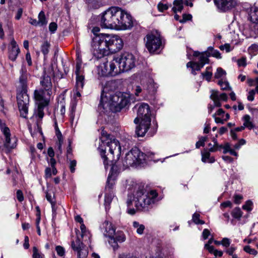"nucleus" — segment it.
Instances as JSON below:
<instances>
[{"mask_svg": "<svg viewBox=\"0 0 258 258\" xmlns=\"http://www.w3.org/2000/svg\"><path fill=\"white\" fill-rule=\"evenodd\" d=\"M236 249V247L232 245L227 249V254H228L229 256H232L234 254L233 253Z\"/></svg>", "mask_w": 258, "mask_h": 258, "instance_id": "64", "label": "nucleus"}, {"mask_svg": "<svg viewBox=\"0 0 258 258\" xmlns=\"http://www.w3.org/2000/svg\"><path fill=\"white\" fill-rule=\"evenodd\" d=\"M214 2L219 12L226 11V0H214Z\"/></svg>", "mask_w": 258, "mask_h": 258, "instance_id": "24", "label": "nucleus"}, {"mask_svg": "<svg viewBox=\"0 0 258 258\" xmlns=\"http://www.w3.org/2000/svg\"><path fill=\"white\" fill-rule=\"evenodd\" d=\"M157 87L156 83L154 82H144L141 86H136L135 87V93L137 96L141 92L145 95H153L155 93Z\"/></svg>", "mask_w": 258, "mask_h": 258, "instance_id": "13", "label": "nucleus"}, {"mask_svg": "<svg viewBox=\"0 0 258 258\" xmlns=\"http://www.w3.org/2000/svg\"><path fill=\"white\" fill-rule=\"evenodd\" d=\"M38 104V116L40 118L42 119L44 116V112L43 110L45 107L47 105H44L43 104Z\"/></svg>", "mask_w": 258, "mask_h": 258, "instance_id": "42", "label": "nucleus"}, {"mask_svg": "<svg viewBox=\"0 0 258 258\" xmlns=\"http://www.w3.org/2000/svg\"><path fill=\"white\" fill-rule=\"evenodd\" d=\"M246 142L244 139H241L240 140L238 143L235 144L234 145V148L235 150H238L240 149V147L242 145H243L245 144Z\"/></svg>", "mask_w": 258, "mask_h": 258, "instance_id": "58", "label": "nucleus"}, {"mask_svg": "<svg viewBox=\"0 0 258 258\" xmlns=\"http://www.w3.org/2000/svg\"><path fill=\"white\" fill-rule=\"evenodd\" d=\"M200 215L199 214L195 213L192 215V221L196 224H204L205 222L200 219Z\"/></svg>", "mask_w": 258, "mask_h": 258, "instance_id": "40", "label": "nucleus"}, {"mask_svg": "<svg viewBox=\"0 0 258 258\" xmlns=\"http://www.w3.org/2000/svg\"><path fill=\"white\" fill-rule=\"evenodd\" d=\"M101 229L103 230L104 236L108 237H112L115 235V230L112 225V224L108 221H105L102 224Z\"/></svg>", "mask_w": 258, "mask_h": 258, "instance_id": "20", "label": "nucleus"}, {"mask_svg": "<svg viewBox=\"0 0 258 258\" xmlns=\"http://www.w3.org/2000/svg\"><path fill=\"white\" fill-rule=\"evenodd\" d=\"M119 12L121 16L118 19L117 30H126L131 29L133 26V21L131 16L120 8Z\"/></svg>", "mask_w": 258, "mask_h": 258, "instance_id": "14", "label": "nucleus"}, {"mask_svg": "<svg viewBox=\"0 0 258 258\" xmlns=\"http://www.w3.org/2000/svg\"><path fill=\"white\" fill-rule=\"evenodd\" d=\"M210 98L214 102V105L212 104L208 105V109L210 112H212L214 106L220 107L221 105V102L226 100V94L220 93L218 91L212 90L211 91Z\"/></svg>", "mask_w": 258, "mask_h": 258, "instance_id": "15", "label": "nucleus"}, {"mask_svg": "<svg viewBox=\"0 0 258 258\" xmlns=\"http://www.w3.org/2000/svg\"><path fill=\"white\" fill-rule=\"evenodd\" d=\"M132 79L135 81H138L147 80L149 78H148V75L146 73L140 72L134 74L132 76Z\"/></svg>", "mask_w": 258, "mask_h": 258, "instance_id": "28", "label": "nucleus"}, {"mask_svg": "<svg viewBox=\"0 0 258 258\" xmlns=\"http://www.w3.org/2000/svg\"><path fill=\"white\" fill-rule=\"evenodd\" d=\"M0 128L3 134L8 133L10 130L8 127L6 126V124L0 119Z\"/></svg>", "mask_w": 258, "mask_h": 258, "instance_id": "53", "label": "nucleus"}, {"mask_svg": "<svg viewBox=\"0 0 258 258\" xmlns=\"http://www.w3.org/2000/svg\"><path fill=\"white\" fill-rule=\"evenodd\" d=\"M5 138L4 146L6 152H9L15 148L17 145L18 139L15 136L11 137L10 131L3 134Z\"/></svg>", "mask_w": 258, "mask_h": 258, "instance_id": "16", "label": "nucleus"}, {"mask_svg": "<svg viewBox=\"0 0 258 258\" xmlns=\"http://www.w3.org/2000/svg\"><path fill=\"white\" fill-rule=\"evenodd\" d=\"M202 160L203 162H209L210 163H213L215 159L213 157H210V154L209 152L205 151L202 152Z\"/></svg>", "mask_w": 258, "mask_h": 258, "instance_id": "27", "label": "nucleus"}, {"mask_svg": "<svg viewBox=\"0 0 258 258\" xmlns=\"http://www.w3.org/2000/svg\"><path fill=\"white\" fill-rule=\"evenodd\" d=\"M113 197V194L112 192H106L104 198V205L106 209H107V206H109L111 203Z\"/></svg>", "mask_w": 258, "mask_h": 258, "instance_id": "31", "label": "nucleus"}, {"mask_svg": "<svg viewBox=\"0 0 258 258\" xmlns=\"http://www.w3.org/2000/svg\"><path fill=\"white\" fill-rule=\"evenodd\" d=\"M42 89L35 90L34 96L37 104H42L44 105L49 104L51 94L52 84L51 82H40Z\"/></svg>", "mask_w": 258, "mask_h": 258, "instance_id": "12", "label": "nucleus"}, {"mask_svg": "<svg viewBox=\"0 0 258 258\" xmlns=\"http://www.w3.org/2000/svg\"><path fill=\"white\" fill-rule=\"evenodd\" d=\"M119 8L112 7L104 12L100 18V25L102 28L117 29L118 19L121 17V13Z\"/></svg>", "mask_w": 258, "mask_h": 258, "instance_id": "7", "label": "nucleus"}, {"mask_svg": "<svg viewBox=\"0 0 258 258\" xmlns=\"http://www.w3.org/2000/svg\"><path fill=\"white\" fill-rule=\"evenodd\" d=\"M77 62L75 68V74L76 75V81H84L85 78L83 70L82 69V58L79 53L77 54Z\"/></svg>", "mask_w": 258, "mask_h": 258, "instance_id": "18", "label": "nucleus"}, {"mask_svg": "<svg viewBox=\"0 0 258 258\" xmlns=\"http://www.w3.org/2000/svg\"><path fill=\"white\" fill-rule=\"evenodd\" d=\"M173 5L172 10L174 13L181 12L183 7V0H175L173 2Z\"/></svg>", "mask_w": 258, "mask_h": 258, "instance_id": "25", "label": "nucleus"}, {"mask_svg": "<svg viewBox=\"0 0 258 258\" xmlns=\"http://www.w3.org/2000/svg\"><path fill=\"white\" fill-rule=\"evenodd\" d=\"M115 82H102L101 84L102 91L98 109L105 112L107 107L110 106L114 108L116 112L126 107L130 102L131 95L127 93L117 92L111 94L115 89Z\"/></svg>", "mask_w": 258, "mask_h": 258, "instance_id": "1", "label": "nucleus"}, {"mask_svg": "<svg viewBox=\"0 0 258 258\" xmlns=\"http://www.w3.org/2000/svg\"><path fill=\"white\" fill-rule=\"evenodd\" d=\"M213 141L214 142V145L212 147H211L209 149V151L215 152V151H216L218 150L220 151L221 149H223V153L225 154L226 153V145H221L219 146L218 145L215 139H214Z\"/></svg>", "mask_w": 258, "mask_h": 258, "instance_id": "26", "label": "nucleus"}, {"mask_svg": "<svg viewBox=\"0 0 258 258\" xmlns=\"http://www.w3.org/2000/svg\"><path fill=\"white\" fill-rule=\"evenodd\" d=\"M0 128L3 134L8 133L10 130L8 127L6 126V124L0 119Z\"/></svg>", "mask_w": 258, "mask_h": 258, "instance_id": "54", "label": "nucleus"}, {"mask_svg": "<svg viewBox=\"0 0 258 258\" xmlns=\"http://www.w3.org/2000/svg\"><path fill=\"white\" fill-rule=\"evenodd\" d=\"M151 153L145 154L137 148H134L125 154L122 161L123 169L130 166H136L143 163L145 161L150 160Z\"/></svg>", "mask_w": 258, "mask_h": 258, "instance_id": "8", "label": "nucleus"}, {"mask_svg": "<svg viewBox=\"0 0 258 258\" xmlns=\"http://www.w3.org/2000/svg\"><path fill=\"white\" fill-rule=\"evenodd\" d=\"M77 162L75 160H71L70 164V169L72 173H74L75 171V167Z\"/></svg>", "mask_w": 258, "mask_h": 258, "instance_id": "61", "label": "nucleus"}, {"mask_svg": "<svg viewBox=\"0 0 258 258\" xmlns=\"http://www.w3.org/2000/svg\"><path fill=\"white\" fill-rule=\"evenodd\" d=\"M224 74V71L223 69L221 68H218L217 69L216 72L215 73V78L216 79H219L221 78V77L223 76Z\"/></svg>", "mask_w": 258, "mask_h": 258, "instance_id": "55", "label": "nucleus"}, {"mask_svg": "<svg viewBox=\"0 0 258 258\" xmlns=\"http://www.w3.org/2000/svg\"><path fill=\"white\" fill-rule=\"evenodd\" d=\"M39 25L43 26L47 24L45 14L44 12L41 11L38 15V21Z\"/></svg>", "mask_w": 258, "mask_h": 258, "instance_id": "34", "label": "nucleus"}, {"mask_svg": "<svg viewBox=\"0 0 258 258\" xmlns=\"http://www.w3.org/2000/svg\"><path fill=\"white\" fill-rule=\"evenodd\" d=\"M133 227L137 229V233L140 235L143 234L145 230V226L143 224H140L139 222L134 221L133 224Z\"/></svg>", "mask_w": 258, "mask_h": 258, "instance_id": "32", "label": "nucleus"}, {"mask_svg": "<svg viewBox=\"0 0 258 258\" xmlns=\"http://www.w3.org/2000/svg\"><path fill=\"white\" fill-rule=\"evenodd\" d=\"M57 254L60 256H63L65 253L64 248L59 245L56 246L55 247Z\"/></svg>", "mask_w": 258, "mask_h": 258, "instance_id": "52", "label": "nucleus"}, {"mask_svg": "<svg viewBox=\"0 0 258 258\" xmlns=\"http://www.w3.org/2000/svg\"><path fill=\"white\" fill-rule=\"evenodd\" d=\"M252 203L250 201H247L242 206V209L247 211H250L252 210Z\"/></svg>", "mask_w": 258, "mask_h": 258, "instance_id": "50", "label": "nucleus"}, {"mask_svg": "<svg viewBox=\"0 0 258 258\" xmlns=\"http://www.w3.org/2000/svg\"><path fill=\"white\" fill-rule=\"evenodd\" d=\"M243 250L250 254L255 255L257 254V251L255 249L251 248L249 245L244 246Z\"/></svg>", "mask_w": 258, "mask_h": 258, "instance_id": "47", "label": "nucleus"}, {"mask_svg": "<svg viewBox=\"0 0 258 258\" xmlns=\"http://www.w3.org/2000/svg\"><path fill=\"white\" fill-rule=\"evenodd\" d=\"M106 64L103 63L102 64L100 65L98 68V74L99 75L104 76H106L108 73L107 72L106 69Z\"/></svg>", "mask_w": 258, "mask_h": 258, "instance_id": "38", "label": "nucleus"}, {"mask_svg": "<svg viewBox=\"0 0 258 258\" xmlns=\"http://www.w3.org/2000/svg\"><path fill=\"white\" fill-rule=\"evenodd\" d=\"M55 134L57 138V139H62V135L60 131H59L58 127L57 126V124L56 122H55Z\"/></svg>", "mask_w": 258, "mask_h": 258, "instance_id": "59", "label": "nucleus"}, {"mask_svg": "<svg viewBox=\"0 0 258 258\" xmlns=\"http://www.w3.org/2000/svg\"><path fill=\"white\" fill-rule=\"evenodd\" d=\"M114 184V181L111 179V177H108L107 181V184L105 187V192H112L111 189H112Z\"/></svg>", "mask_w": 258, "mask_h": 258, "instance_id": "36", "label": "nucleus"}, {"mask_svg": "<svg viewBox=\"0 0 258 258\" xmlns=\"http://www.w3.org/2000/svg\"><path fill=\"white\" fill-rule=\"evenodd\" d=\"M85 245L81 241V240L78 237L75 241L72 240L71 242L72 248L74 250H79V249L83 248Z\"/></svg>", "mask_w": 258, "mask_h": 258, "instance_id": "23", "label": "nucleus"}, {"mask_svg": "<svg viewBox=\"0 0 258 258\" xmlns=\"http://www.w3.org/2000/svg\"><path fill=\"white\" fill-rule=\"evenodd\" d=\"M237 63L239 67L244 68L247 65V59L246 56H242L237 60Z\"/></svg>", "mask_w": 258, "mask_h": 258, "instance_id": "39", "label": "nucleus"}, {"mask_svg": "<svg viewBox=\"0 0 258 258\" xmlns=\"http://www.w3.org/2000/svg\"><path fill=\"white\" fill-rule=\"evenodd\" d=\"M109 243L111 245V246L113 247L114 250H115L117 249L118 246L117 242L118 241L116 240V239L114 238V236H113L112 237H109Z\"/></svg>", "mask_w": 258, "mask_h": 258, "instance_id": "48", "label": "nucleus"}, {"mask_svg": "<svg viewBox=\"0 0 258 258\" xmlns=\"http://www.w3.org/2000/svg\"><path fill=\"white\" fill-rule=\"evenodd\" d=\"M248 52L251 56H255L258 53V45L256 44H252L248 48Z\"/></svg>", "mask_w": 258, "mask_h": 258, "instance_id": "33", "label": "nucleus"}, {"mask_svg": "<svg viewBox=\"0 0 258 258\" xmlns=\"http://www.w3.org/2000/svg\"><path fill=\"white\" fill-rule=\"evenodd\" d=\"M227 153H229L230 155H233L235 156H237V153L234 150L232 149L230 146V145L227 143Z\"/></svg>", "mask_w": 258, "mask_h": 258, "instance_id": "57", "label": "nucleus"}, {"mask_svg": "<svg viewBox=\"0 0 258 258\" xmlns=\"http://www.w3.org/2000/svg\"><path fill=\"white\" fill-rule=\"evenodd\" d=\"M238 5L237 0H227V10L233 9Z\"/></svg>", "mask_w": 258, "mask_h": 258, "instance_id": "37", "label": "nucleus"}, {"mask_svg": "<svg viewBox=\"0 0 258 258\" xmlns=\"http://www.w3.org/2000/svg\"><path fill=\"white\" fill-rule=\"evenodd\" d=\"M123 46L122 39L117 35H111L101 33L93 38L92 47L93 55L101 58L109 53H115Z\"/></svg>", "mask_w": 258, "mask_h": 258, "instance_id": "2", "label": "nucleus"}, {"mask_svg": "<svg viewBox=\"0 0 258 258\" xmlns=\"http://www.w3.org/2000/svg\"><path fill=\"white\" fill-rule=\"evenodd\" d=\"M43 256L44 255L38 251L36 247L34 246L33 247V258H43Z\"/></svg>", "mask_w": 258, "mask_h": 258, "instance_id": "46", "label": "nucleus"}, {"mask_svg": "<svg viewBox=\"0 0 258 258\" xmlns=\"http://www.w3.org/2000/svg\"><path fill=\"white\" fill-rule=\"evenodd\" d=\"M207 137H201L199 141L196 143V146L197 148H199L201 146H204L205 142L207 141Z\"/></svg>", "mask_w": 258, "mask_h": 258, "instance_id": "44", "label": "nucleus"}, {"mask_svg": "<svg viewBox=\"0 0 258 258\" xmlns=\"http://www.w3.org/2000/svg\"><path fill=\"white\" fill-rule=\"evenodd\" d=\"M20 52V50L18 45L13 37L8 45V57L11 60L14 61Z\"/></svg>", "mask_w": 258, "mask_h": 258, "instance_id": "17", "label": "nucleus"}, {"mask_svg": "<svg viewBox=\"0 0 258 258\" xmlns=\"http://www.w3.org/2000/svg\"><path fill=\"white\" fill-rule=\"evenodd\" d=\"M250 21L253 23V28L255 34H258V8L252 7L249 14Z\"/></svg>", "mask_w": 258, "mask_h": 258, "instance_id": "19", "label": "nucleus"}, {"mask_svg": "<svg viewBox=\"0 0 258 258\" xmlns=\"http://www.w3.org/2000/svg\"><path fill=\"white\" fill-rule=\"evenodd\" d=\"M114 238L116 241L120 243L124 241L125 240V235L123 233H117L114 237Z\"/></svg>", "mask_w": 258, "mask_h": 258, "instance_id": "51", "label": "nucleus"}, {"mask_svg": "<svg viewBox=\"0 0 258 258\" xmlns=\"http://www.w3.org/2000/svg\"><path fill=\"white\" fill-rule=\"evenodd\" d=\"M17 100L21 116L27 117L29 98L27 94V85L25 82H19L17 85Z\"/></svg>", "mask_w": 258, "mask_h": 258, "instance_id": "9", "label": "nucleus"}, {"mask_svg": "<svg viewBox=\"0 0 258 258\" xmlns=\"http://www.w3.org/2000/svg\"><path fill=\"white\" fill-rule=\"evenodd\" d=\"M192 18V16L190 14H183L182 16V19L179 20L180 23H184L187 20H190Z\"/></svg>", "mask_w": 258, "mask_h": 258, "instance_id": "60", "label": "nucleus"}, {"mask_svg": "<svg viewBox=\"0 0 258 258\" xmlns=\"http://www.w3.org/2000/svg\"><path fill=\"white\" fill-rule=\"evenodd\" d=\"M169 7L167 4H164L160 2L157 5V8L159 11L163 12L168 9Z\"/></svg>", "mask_w": 258, "mask_h": 258, "instance_id": "49", "label": "nucleus"}, {"mask_svg": "<svg viewBox=\"0 0 258 258\" xmlns=\"http://www.w3.org/2000/svg\"><path fill=\"white\" fill-rule=\"evenodd\" d=\"M30 79V76L27 74L26 70L22 68L21 71V76L19 81H27Z\"/></svg>", "mask_w": 258, "mask_h": 258, "instance_id": "41", "label": "nucleus"}, {"mask_svg": "<svg viewBox=\"0 0 258 258\" xmlns=\"http://www.w3.org/2000/svg\"><path fill=\"white\" fill-rule=\"evenodd\" d=\"M234 202L236 204H239L243 199V197L241 195L235 194L233 197Z\"/></svg>", "mask_w": 258, "mask_h": 258, "instance_id": "56", "label": "nucleus"}, {"mask_svg": "<svg viewBox=\"0 0 258 258\" xmlns=\"http://www.w3.org/2000/svg\"><path fill=\"white\" fill-rule=\"evenodd\" d=\"M75 251L77 252L78 258H87L88 254V250L86 246Z\"/></svg>", "mask_w": 258, "mask_h": 258, "instance_id": "30", "label": "nucleus"}, {"mask_svg": "<svg viewBox=\"0 0 258 258\" xmlns=\"http://www.w3.org/2000/svg\"><path fill=\"white\" fill-rule=\"evenodd\" d=\"M109 135L107 137V140L109 141L106 143V147L105 149H100V155L103 159L105 168L110 161L115 160V156H116V160H118L121 153V147L118 141L115 138H109Z\"/></svg>", "mask_w": 258, "mask_h": 258, "instance_id": "5", "label": "nucleus"}, {"mask_svg": "<svg viewBox=\"0 0 258 258\" xmlns=\"http://www.w3.org/2000/svg\"><path fill=\"white\" fill-rule=\"evenodd\" d=\"M80 229L81 230V237L82 238L84 239V241H88V243L90 242V237L91 234L89 231L86 230V228L85 225L83 223L81 224Z\"/></svg>", "mask_w": 258, "mask_h": 258, "instance_id": "22", "label": "nucleus"}, {"mask_svg": "<svg viewBox=\"0 0 258 258\" xmlns=\"http://www.w3.org/2000/svg\"><path fill=\"white\" fill-rule=\"evenodd\" d=\"M136 58L131 53L125 52L115 57L110 62L109 73L113 76L121 72L128 71L135 67Z\"/></svg>", "mask_w": 258, "mask_h": 258, "instance_id": "3", "label": "nucleus"}, {"mask_svg": "<svg viewBox=\"0 0 258 258\" xmlns=\"http://www.w3.org/2000/svg\"><path fill=\"white\" fill-rule=\"evenodd\" d=\"M138 107L137 117L134 119L136 124L140 122L139 126H137L136 134L138 137L145 136L151 124V110L149 105L142 103L136 106Z\"/></svg>", "mask_w": 258, "mask_h": 258, "instance_id": "4", "label": "nucleus"}, {"mask_svg": "<svg viewBox=\"0 0 258 258\" xmlns=\"http://www.w3.org/2000/svg\"><path fill=\"white\" fill-rule=\"evenodd\" d=\"M242 214L243 213L239 208H235L233 209L231 213V215L233 218V219L231 220V223L232 224H235V220H240L242 216Z\"/></svg>", "mask_w": 258, "mask_h": 258, "instance_id": "21", "label": "nucleus"}, {"mask_svg": "<svg viewBox=\"0 0 258 258\" xmlns=\"http://www.w3.org/2000/svg\"><path fill=\"white\" fill-rule=\"evenodd\" d=\"M255 95L254 90H251L249 91L247 95V99L249 101H252L254 100V96Z\"/></svg>", "mask_w": 258, "mask_h": 258, "instance_id": "62", "label": "nucleus"}, {"mask_svg": "<svg viewBox=\"0 0 258 258\" xmlns=\"http://www.w3.org/2000/svg\"><path fill=\"white\" fill-rule=\"evenodd\" d=\"M215 240L213 237L210 238L208 240V242L205 244V248L208 250L209 252L212 251L213 248L214 247L211 244L213 243H214Z\"/></svg>", "mask_w": 258, "mask_h": 258, "instance_id": "45", "label": "nucleus"}, {"mask_svg": "<svg viewBox=\"0 0 258 258\" xmlns=\"http://www.w3.org/2000/svg\"><path fill=\"white\" fill-rule=\"evenodd\" d=\"M57 24L54 22H51L49 25V30L52 33H54L57 29Z\"/></svg>", "mask_w": 258, "mask_h": 258, "instance_id": "63", "label": "nucleus"}, {"mask_svg": "<svg viewBox=\"0 0 258 258\" xmlns=\"http://www.w3.org/2000/svg\"><path fill=\"white\" fill-rule=\"evenodd\" d=\"M146 47L150 53L159 51L163 47L162 38L159 32L153 30L148 33L145 38Z\"/></svg>", "mask_w": 258, "mask_h": 258, "instance_id": "11", "label": "nucleus"}, {"mask_svg": "<svg viewBox=\"0 0 258 258\" xmlns=\"http://www.w3.org/2000/svg\"><path fill=\"white\" fill-rule=\"evenodd\" d=\"M203 79L210 80L212 76V70L211 67H207L205 72L202 73Z\"/></svg>", "mask_w": 258, "mask_h": 258, "instance_id": "35", "label": "nucleus"}, {"mask_svg": "<svg viewBox=\"0 0 258 258\" xmlns=\"http://www.w3.org/2000/svg\"><path fill=\"white\" fill-rule=\"evenodd\" d=\"M49 46L50 44L47 41L44 42L41 45V51L44 55L48 54Z\"/></svg>", "mask_w": 258, "mask_h": 258, "instance_id": "43", "label": "nucleus"}, {"mask_svg": "<svg viewBox=\"0 0 258 258\" xmlns=\"http://www.w3.org/2000/svg\"><path fill=\"white\" fill-rule=\"evenodd\" d=\"M210 56L215 57L217 58H221L219 51L214 49L213 47L210 46L206 51L203 52L201 55L200 63L189 61L187 63L186 67L191 69V73L193 75H196V71H200L206 63H209V57Z\"/></svg>", "mask_w": 258, "mask_h": 258, "instance_id": "10", "label": "nucleus"}, {"mask_svg": "<svg viewBox=\"0 0 258 258\" xmlns=\"http://www.w3.org/2000/svg\"><path fill=\"white\" fill-rule=\"evenodd\" d=\"M157 195L155 190L146 193L143 186H138L134 196L136 208L141 211L148 210L149 206L154 203Z\"/></svg>", "mask_w": 258, "mask_h": 258, "instance_id": "6", "label": "nucleus"}, {"mask_svg": "<svg viewBox=\"0 0 258 258\" xmlns=\"http://www.w3.org/2000/svg\"><path fill=\"white\" fill-rule=\"evenodd\" d=\"M243 126L245 127H247L249 130L252 129L254 125H253L251 121H250V117L248 115H245L243 116Z\"/></svg>", "mask_w": 258, "mask_h": 258, "instance_id": "29", "label": "nucleus"}]
</instances>
